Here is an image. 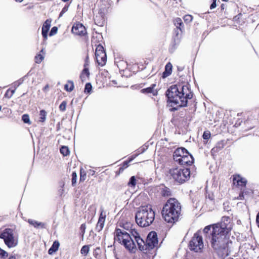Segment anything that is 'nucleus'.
<instances>
[{"label":"nucleus","instance_id":"9d476101","mask_svg":"<svg viewBox=\"0 0 259 259\" xmlns=\"http://www.w3.org/2000/svg\"><path fill=\"white\" fill-rule=\"evenodd\" d=\"M233 183L235 186L240 188L241 190H243V188L246 187L247 180L240 175H236L233 176Z\"/></svg>","mask_w":259,"mask_h":259},{"label":"nucleus","instance_id":"f03ea898","mask_svg":"<svg viewBox=\"0 0 259 259\" xmlns=\"http://www.w3.org/2000/svg\"><path fill=\"white\" fill-rule=\"evenodd\" d=\"M166 95L169 102L180 107L187 106L188 99L193 97L188 85L182 84L172 85L167 90Z\"/></svg>","mask_w":259,"mask_h":259},{"label":"nucleus","instance_id":"39448f33","mask_svg":"<svg viewBox=\"0 0 259 259\" xmlns=\"http://www.w3.org/2000/svg\"><path fill=\"white\" fill-rule=\"evenodd\" d=\"M130 234L124 230L116 228L114 232V241L123 244L127 249L134 252L136 250V244Z\"/></svg>","mask_w":259,"mask_h":259},{"label":"nucleus","instance_id":"3c124183","mask_svg":"<svg viewBox=\"0 0 259 259\" xmlns=\"http://www.w3.org/2000/svg\"><path fill=\"white\" fill-rule=\"evenodd\" d=\"M102 20H102V21L101 24H100V25L98 24V26H103L104 25V24H105V18H103Z\"/></svg>","mask_w":259,"mask_h":259},{"label":"nucleus","instance_id":"603ef678","mask_svg":"<svg viewBox=\"0 0 259 259\" xmlns=\"http://www.w3.org/2000/svg\"><path fill=\"white\" fill-rule=\"evenodd\" d=\"M11 92V94L10 95V96L9 97V98H11L13 96V95L14 94V93L15 92V89L12 90Z\"/></svg>","mask_w":259,"mask_h":259},{"label":"nucleus","instance_id":"58836bf2","mask_svg":"<svg viewBox=\"0 0 259 259\" xmlns=\"http://www.w3.org/2000/svg\"><path fill=\"white\" fill-rule=\"evenodd\" d=\"M193 17L190 15H186L184 17V20L186 23H189L192 21Z\"/></svg>","mask_w":259,"mask_h":259},{"label":"nucleus","instance_id":"de8ad7c7","mask_svg":"<svg viewBox=\"0 0 259 259\" xmlns=\"http://www.w3.org/2000/svg\"><path fill=\"white\" fill-rule=\"evenodd\" d=\"M88 173L89 175L93 176L95 174V171L94 170L90 169L88 170Z\"/></svg>","mask_w":259,"mask_h":259},{"label":"nucleus","instance_id":"4d7b16f0","mask_svg":"<svg viewBox=\"0 0 259 259\" xmlns=\"http://www.w3.org/2000/svg\"><path fill=\"white\" fill-rule=\"evenodd\" d=\"M40 53H41L42 54V55H44L45 54V52H44V49H42L41 50Z\"/></svg>","mask_w":259,"mask_h":259},{"label":"nucleus","instance_id":"e433bc0d","mask_svg":"<svg viewBox=\"0 0 259 259\" xmlns=\"http://www.w3.org/2000/svg\"><path fill=\"white\" fill-rule=\"evenodd\" d=\"M175 24L177 28L179 27L180 29H181L180 26L183 24L182 20L179 18L176 19L175 20Z\"/></svg>","mask_w":259,"mask_h":259},{"label":"nucleus","instance_id":"13d9d810","mask_svg":"<svg viewBox=\"0 0 259 259\" xmlns=\"http://www.w3.org/2000/svg\"><path fill=\"white\" fill-rule=\"evenodd\" d=\"M208 198H209V199H210V200H213V197H211V196H210L209 195H208Z\"/></svg>","mask_w":259,"mask_h":259},{"label":"nucleus","instance_id":"5fc2aeb1","mask_svg":"<svg viewBox=\"0 0 259 259\" xmlns=\"http://www.w3.org/2000/svg\"><path fill=\"white\" fill-rule=\"evenodd\" d=\"M124 168H122L121 166L119 168V172H122L124 170Z\"/></svg>","mask_w":259,"mask_h":259},{"label":"nucleus","instance_id":"ddd939ff","mask_svg":"<svg viewBox=\"0 0 259 259\" xmlns=\"http://www.w3.org/2000/svg\"><path fill=\"white\" fill-rule=\"evenodd\" d=\"M98 57H101V61L98 60V65L104 66L106 64L107 57L103 47L100 44L98 45Z\"/></svg>","mask_w":259,"mask_h":259},{"label":"nucleus","instance_id":"c03bdc74","mask_svg":"<svg viewBox=\"0 0 259 259\" xmlns=\"http://www.w3.org/2000/svg\"><path fill=\"white\" fill-rule=\"evenodd\" d=\"M85 176L86 174L84 173V171H80V181H83L85 179Z\"/></svg>","mask_w":259,"mask_h":259},{"label":"nucleus","instance_id":"7ed1b4c3","mask_svg":"<svg viewBox=\"0 0 259 259\" xmlns=\"http://www.w3.org/2000/svg\"><path fill=\"white\" fill-rule=\"evenodd\" d=\"M181 212L180 203L175 198H170L163 207L162 215L166 222L172 223L178 220Z\"/></svg>","mask_w":259,"mask_h":259},{"label":"nucleus","instance_id":"49530a36","mask_svg":"<svg viewBox=\"0 0 259 259\" xmlns=\"http://www.w3.org/2000/svg\"><path fill=\"white\" fill-rule=\"evenodd\" d=\"M216 1H217V0H213V2L210 6V9L211 10H212L216 7V6H217Z\"/></svg>","mask_w":259,"mask_h":259},{"label":"nucleus","instance_id":"c9c22d12","mask_svg":"<svg viewBox=\"0 0 259 259\" xmlns=\"http://www.w3.org/2000/svg\"><path fill=\"white\" fill-rule=\"evenodd\" d=\"M71 176H72V179H71L72 185V186H74L76 183L77 174L75 172H72Z\"/></svg>","mask_w":259,"mask_h":259},{"label":"nucleus","instance_id":"2eb2a0df","mask_svg":"<svg viewBox=\"0 0 259 259\" xmlns=\"http://www.w3.org/2000/svg\"><path fill=\"white\" fill-rule=\"evenodd\" d=\"M188 151L184 148H178L174 152L173 157L174 159L176 162L178 161V159H181V158L185 156Z\"/></svg>","mask_w":259,"mask_h":259},{"label":"nucleus","instance_id":"b1692460","mask_svg":"<svg viewBox=\"0 0 259 259\" xmlns=\"http://www.w3.org/2000/svg\"><path fill=\"white\" fill-rule=\"evenodd\" d=\"M137 183V180L135 176H132L130 179L129 182L127 183L128 186L132 188H135Z\"/></svg>","mask_w":259,"mask_h":259},{"label":"nucleus","instance_id":"cd10ccee","mask_svg":"<svg viewBox=\"0 0 259 259\" xmlns=\"http://www.w3.org/2000/svg\"><path fill=\"white\" fill-rule=\"evenodd\" d=\"M47 116V112L44 110H41L40 111L39 113V121L41 122H44L46 119Z\"/></svg>","mask_w":259,"mask_h":259},{"label":"nucleus","instance_id":"0eeeda50","mask_svg":"<svg viewBox=\"0 0 259 259\" xmlns=\"http://www.w3.org/2000/svg\"><path fill=\"white\" fill-rule=\"evenodd\" d=\"M158 238L157 233L154 231L150 232L147 237L146 241H144V244L140 246L139 249L147 253L148 251L152 249L158 245Z\"/></svg>","mask_w":259,"mask_h":259},{"label":"nucleus","instance_id":"6e6552de","mask_svg":"<svg viewBox=\"0 0 259 259\" xmlns=\"http://www.w3.org/2000/svg\"><path fill=\"white\" fill-rule=\"evenodd\" d=\"M0 238L3 239L5 244L9 247L16 246L18 244L17 238L14 235V231L10 228L4 230L0 233Z\"/></svg>","mask_w":259,"mask_h":259},{"label":"nucleus","instance_id":"e2e57ef3","mask_svg":"<svg viewBox=\"0 0 259 259\" xmlns=\"http://www.w3.org/2000/svg\"><path fill=\"white\" fill-rule=\"evenodd\" d=\"M16 2H21L23 0H15Z\"/></svg>","mask_w":259,"mask_h":259},{"label":"nucleus","instance_id":"0e129e2a","mask_svg":"<svg viewBox=\"0 0 259 259\" xmlns=\"http://www.w3.org/2000/svg\"><path fill=\"white\" fill-rule=\"evenodd\" d=\"M69 0H62L63 2H68Z\"/></svg>","mask_w":259,"mask_h":259},{"label":"nucleus","instance_id":"9b49d317","mask_svg":"<svg viewBox=\"0 0 259 259\" xmlns=\"http://www.w3.org/2000/svg\"><path fill=\"white\" fill-rule=\"evenodd\" d=\"M135 242L136 245H137L139 248L140 246H142L144 244V240L141 238L139 234V233L135 228H131L128 232Z\"/></svg>","mask_w":259,"mask_h":259},{"label":"nucleus","instance_id":"a211bd4d","mask_svg":"<svg viewBox=\"0 0 259 259\" xmlns=\"http://www.w3.org/2000/svg\"><path fill=\"white\" fill-rule=\"evenodd\" d=\"M172 66V64L168 62L165 66V70L163 72L162 77L166 78L171 74Z\"/></svg>","mask_w":259,"mask_h":259},{"label":"nucleus","instance_id":"052dcab7","mask_svg":"<svg viewBox=\"0 0 259 259\" xmlns=\"http://www.w3.org/2000/svg\"><path fill=\"white\" fill-rule=\"evenodd\" d=\"M9 91V90H8V91H7V93H6V94H5V96H7L8 95H9V94H8Z\"/></svg>","mask_w":259,"mask_h":259},{"label":"nucleus","instance_id":"c756f323","mask_svg":"<svg viewBox=\"0 0 259 259\" xmlns=\"http://www.w3.org/2000/svg\"><path fill=\"white\" fill-rule=\"evenodd\" d=\"M44 56L43 55L41 54H37L35 57V63H40L41 62V61L44 60Z\"/></svg>","mask_w":259,"mask_h":259},{"label":"nucleus","instance_id":"5701e85b","mask_svg":"<svg viewBox=\"0 0 259 259\" xmlns=\"http://www.w3.org/2000/svg\"><path fill=\"white\" fill-rule=\"evenodd\" d=\"M60 243L58 241H55L53 242L52 246L48 250L49 254H52L54 252L58 250Z\"/></svg>","mask_w":259,"mask_h":259},{"label":"nucleus","instance_id":"20e7f679","mask_svg":"<svg viewBox=\"0 0 259 259\" xmlns=\"http://www.w3.org/2000/svg\"><path fill=\"white\" fill-rule=\"evenodd\" d=\"M155 218V212L151 206H144L139 208L135 215L137 224L141 227L150 226Z\"/></svg>","mask_w":259,"mask_h":259},{"label":"nucleus","instance_id":"69168bd1","mask_svg":"<svg viewBox=\"0 0 259 259\" xmlns=\"http://www.w3.org/2000/svg\"><path fill=\"white\" fill-rule=\"evenodd\" d=\"M172 110H177V108H173Z\"/></svg>","mask_w":259,"mask_h":259},{"label":"nucleus","instance_id":"1a4fd4ad","mask_svg":"<svg viewBox=\"0 0 259 259\" xmlns=\"http://www.w3.org/2000/svg\"><path fill=\"white\" fill-rule=\"evenodd\" d=\"M190 249L195 252H198L203 247L202 237L198 232L194 234L189 243Z\"/></svg>","mask_w":259,"mask_h":259},{"label":"nucleus","instance_id":"72a5a7b5","mask_svg":"<svg viewBox=\"0 0 259 259\" xmlns=\"http://www.w3.org/2000/svg\"><path fill=\"white\" fill-rule=\"evenodd\" d=\"M22 119L24 123L30 124L29 116L28 114H24L22 117Z\"/></svg>","mask_w":259,"mask_h":259},{"label":"nucleus","instance_id":"774afa93","mask_svg":"<svg viewBox=\"0 0 259 259\" xmlns=\"http://www.w3.org/2000/svg\"><path fill=\"white\" fill-rule=\"evenodd\" d=\"M20 83H18V84L16 85V84H15V85H17V87L19 86Z\"/></svg>","mask_w":259,"mask_h":259},{"label":"nucleus","instance_id":"f3484780","mask_svg":"<svg viewBox=\"0 0 259 259\" xmlns=\"http://www.w3.org/2000/svg\"><path fill=\"white\" fill-rule=\"evenodd\" d=\"M106 217V212L101 208V212L99 218L98 219V225H99L100 230H102L104 226Z\"/></svg>","mask_w":259,"mask_h":259},{"label":"nucleus","instance_id":"f704fd0d","mask_svg":"<svg viewBox=\"0 0 259 259\" xmlns=\"http://www.w3.org/2000/svg\"><path fill=\"white\" fill-rule=\"evenodd\" d=\"M67 102L65 101H63L59 106V109L61 111H64L66 110Z\"/></svg>","mask_w":259,"mask_h":259},{"label":"nucleus","instance_id":"6ab92c4d","mask_svg":"<svg viewBox=\"0 0 259 259\" xmlns=\"http://www.w3.org/2000/svg\"><path fill=\"white\" fill-rule=\"evenodd\" d=\"M28 222L32 226H34L35 228H45L46 227V224L43 223L38 222L35 220H32V219H29L28 220Z\"/></svg>","mask_w":259,"mask_h":259},{"label":"nucleus","instance_id":"423d86ee","mask_svg":"<svg viewBox=\"0 0 259 259\" xmlns=\"http://www.w3.org/2000/svg\"><path fill=\"white\" fill-rule=\"evenodd\" d=\"M169 176L177 183L182 184L188 181L190 177L189 168L175 167L168 170Z\"/></svg>","mask_w":259,"mask_h":259},{"label":"nucleus","instance_id":"680f3d73","mask_svg":"<svg viewBox=\"0 0 259 259\" xmlns=\"http://www.w3.org/2000/svg\"><path fill=\"white\" fill-rule=\"evenodd\" d=\"M64 13H62V11L60 12V17L62 16Z\"/></svg>","mask_w":259,"mask_h":259},{"label":"nucleus","instance_id":"4be33fe9","mask_svg":"<svg viewBox=\"0 0 259 259\" xmlns=\"http://www.w3.org/2000/svg\"><path fill=\"white\" fill-rule=\"evenodd\" d=\"M156 87L155 84H153L149 88H147L146 89H142L141 92L142 93H152L154 95L156 94L157 93V91L154 90V88Z\"/></svg>","mask_w":259,"mask_h":259},{"label":"nucleus","instance_id":"ea45409f","mask_svg":"<svg viewBox=\"0 0 259 259\" xmlns=\"http://www.w3.org/2000/svg\"><path fill=\"white\" fill-rule=\"evenodd\" d=\"M224 147V142L223 141H220L217 143L216 147L215 148L217 149V150H221Z\"/></svg>","mask_w":259,"mask_h":259},{"label":"nucleus","instance_id":"bf43d9fd","mask_svg":"<svg viewBox=\"0 0 259 259\" xmlns=\"http://www.w3.org/2000/svg\"><path fill=\"white\" fill-rule=\"evenodd\" d=\"M9 91V90H8V91H7V93H6V94H5V96H7L8 95H9V94H8Z\"/></svg>","mask_w":259,"mask_h":259},{"label":"nucleus","instance_id":"864d4df0","mask_svg":"<svg viewBox=\"0 0 259 259\" xmlns=\"http://www.w3.org/2000/svg\"><path fill=\"white\" fill-rule=\"evenodd\" d=\"M80 229L81 230H83V231H84V229H85V225L82 224L81 225V227H80Z\"/></svg>","mask_w":259,"mask_h":259},{"label":"nucleus","instance_id":"2f4dec72","mask_svg":"<svg viewBox=\"0 0 259 259\" xmlns=\"http://www.w3.org/2000/svg\"><path fill=\"white\" fill-rule=\"evenodd\" d=\"M92 89V86L90 83H87L84 88V93H90Z\"/></svg>","mask_w":259,"mask_h":259},{"label":"nucleus","instance_id":"aec40b11","mask_svg":"<svg viewBox=\"0 0 259 259\" xmlns=\"http://www.w3.org/2000/svg\"><path fill=\"white\" fill-rule=\"evenodd\" d=\"M87 65H88L86 63L84 64V68L82 70L80 76V79H81L82 81H85L87 78L90 75L89 69L87 68Z\"/></svg>","mask_w":259,"mask_h":259},{"label":"nucleus","instance_id":"37998d69","mask_svg":"<svg viewBox=\"0 0 259 259\" xmlns=\"http://www.w3.org/2000/svg\"><path fill=\"white\" fill-rule=\"evenodd\" d=\"M57 30H58V28L57 27H55V26L53 27L52 28V29L50 32V35L52 36V35H54V34H56L57 32Z\"/></svg>","mask_w":259,"mask_h":259},{"label":"nucleus","instance_id":"7c9ffc66","mask_svg":"<svg viewBox=\"0 0 259 259\" xmlns=\"http://www.w3.org/2000/svg\"><path fill=\"white\" fill-rule=\"evenodd\" d=\"M115 62L119 68L120 70H123V60L118 58L116 59Z\"/></svg>","mask_w":259,"mask_h":259},{"label":"nucleus","instance_id":"393cba45","mask_svg":"<svg viewBox=\"0 0 259 259\" xmlns=\"http://www.w3.org/2000/svg\"><path fill=\"white\" fill-rule=\"evenodd\" d=\"M73 89L74 84L72 81H68V83L65 85V89L68 92H71Z\"/></svg>","mask_w":259,"mask_h":259},{"label":"nucleus","instance_id":"c85d7f7f","mask_svg":"<svg viewBox=\"0 0 259 259\" xmlns=\"http://www.w3.org/2000/svg\"><path fill=\"white\" fill-rule=\"evenodd\" d=\"M60 151L64 156H67L70 152L68 148L65 146H63L61 147Z\"/></svg>","mask_w":259,"mask_h":259},{"label":"nucleus","instance_id":"a19ab883","mask_svg":"<svg viewBox=\"0 0 259 259\" xmlns=\"http://www.w3.org/2000/svg\"><path fill=\"white\" fill-rule=\"evenodd\" d=\"M247 192L245 191L244 190H241V192L239 194V196L237 197V199L239 200H243L244 199V194H246Z\"/></svg>","mask_w":259,"mask_h":259},{"label":"nucleus","instance_id":"09e8293b","mask_svg":"<svg viewBox=\"0 0 259 259\" xmlns=\"http://www.w3.org/2000/svg\"><path fill=\"white\" fill-rule=\"evenodd\" d=\"M256 222L257 224L258 227H259V211L256 216Z\"/></svg>","mask_w":259,"mask_h":259},{"label":"nucleus","instance_id":"a878e982","mask_svg":"<svg viewBox=\"0 0 259 259\" xmlns=\"http://www.w3.org/2000/svg\"><path fill=\"white\" fill-rule=\"evenodd\" d=\"M92 43L93 46H94L96 47V48L95 49V61L97 62V45L96 44L97 43V39L94 35L93 36V39L92 40Z\"/></svg>","mask_w":259,"mask_h":259},{"label":"nucleus","instance_id":"79ce46f5","mask_svg":"<svg viewBox=\"0 0 259 259\" xmlns=\"http://www.w3.org/2000/svg\"><path fill=\"white\" fill-rule=\"evenodd\" d=\"M210 137V132L208 131H205L204 132L203 134V138L204 140H208Z\"/></svg>","mask_w":259,"mask_h":259},{"label":"nucleus","instance_id":"473e14b6","mask_svg":"<svg viewBox=\"0 0 259 259\" xmlns=\"http://www.w3.org/2000/svg\"><path fill=\"white\" fill-rule=\"evenodd\" d=\"M89 251V247L87 245L83 246L80 250L81 253L82 254H87Z\"/></svg>","mask_w":259,"mask_h":259},{"label":"nucleus","instance_id":"412c9836","mask_svg":"<svg viewBox=\"0 0 259 259\" xmlns=\"http://www.w3.org/2000/svg\"><path fill=\"white\" fill-rule=\"evenodd\" d=\"M159 190L160 194L163 196H169L171 195V192L170 189L164 186H161Z\"/></svg>","mask_w":259,"mask_h":259},{"label":"nucleus","instance_id":"dca6fc26","mask_svg":"<svg viewBox=\"0 0 259 259\" xmlns=\"http://www.w3.org/2000/svg\"><path fill=\"white\" fill-rule=\"evenodd\" d=\"M52 20L47 19L44 23L42 27V35L45 39L48 37V32L51 27Z\"/></svg>","mask_w":259,"mask_h":259},{"label":"nucleus","instance_id":"4c0bfd02","mask_svg":"<svg viewBox=\"0 0 259 259\" xmlns=\"http://www.w3.org/2000/svg\"><path fill=\"white\" fill-rule=\"evenodd\" d=\"M8 256V253L5 250L0 248V257L2 258H6Z\"/></svg>","mask_w":259,"mask_h":259},{"label":"nucleus","instance_id":"6e6d98bb","mask_svg":"<svg viewBox=\"0 0 259 259\" xmlns=\"http://www.w3.org/2000/svg\"><path fill=\"white\" fill-rule=\"evenodd\" d=\"M8 259H16V257L14 256H10Z\"/></svg>","mask_w":259,"mask_h":259},{"label":"nucleus","instance_id":"4468645a","mask_svg":"<svg viewBox=\"0 0 259 259\" xmlns=\"http://www.w3.org/2000/svg\"><path fill=\"white\" fill-rule=\"evenodd\" d=\"M193 162L194 158L188 152L185 156L181 158V159H178V161H177L178 163L183 165H190L193 163Z\"/></svg>","mask_w":259,"mask_h":259},{"label":"nucleus","instance_id":"338daca9","mask_svg":"<svg viewBox=\"0 0 259 259\" xmlns=\"http://www.w3.org/2000/svg\"><path fill=\"white\" fill-rule=\"evenodd\" d=\"M224 2H228L229 0H222Z\"/></svg>","mask_w":259,"mask_h":259},{"label":"nucleus","instance_id":"f8f14e48","mask_svg":"<svg viewBox=\"0 0 259 259\" xmlns=\"http://www.w3.org/2000/svg\"><path fill=\"white\" fill-rule=\"evenodd\" d=\"M71 31L72 33L78 35H84L87 33L85 27L79 23L74 24Z\"/></svg>","mask_w":259,"mask_h":259},{"label":"nucleus","instance_id":"8fccbe9b","mask_svg":"<svg viewBox=\"0 0 259 259\" xmlns=\"http://www.w3.org/2000/svg\"><path fill=\"white\" fill-rule=\"evenodd\" d=\"M68 10V7H64L62 10V13H65Z\"/></svg>","mask_w":259,"mask_h":259},{"label":"nucleus","instance_id":"a18cd8bd","mask_svg":"<svg viewBox=\"0 0 259 259\" xmlns=\"http://www.w3.org/2000/svg\"><path fill=\"white\" fill-rule=\"evenodd\" d=\"M131 160H132V159L128 161H125L123 162L121 167L122 168H123L124 169L127 168L128 166V162H130Z\"/></svg>","mask_w":259,"mask_h":259},{"label":"nucleus","instance_id":"f257e3e1","mask_svg":"<svg viewBox=\"0 0 259 259\" xmlns=\"http://www.w3.org/2000/svg\"><path fill=\"white\" fill-rule=\"evenodd\" d=\"M231 228L229 217H223L220 223L207 226L203 230L207 242H209L212 248L222 256L229 254V244L232 242L227 234Z\"/></svg>","mask_w":259,"mask_h":259},{"label":"nucleus","instance_id":"bb28decb","mask_svg":"<svg viewBox=\"0 0 259 259\" xmlns=\"http://www.w3.org/2000/svg\"><path fill=\"white\" fill-rule=\"evenodd\" d=\"M120 226L122 228V229H121L122 230H124L126 231H127V232H129L131 228H133L132 225L130 223L127 222L125 224H122V226L120 225Z\"/></svg>","mask_w":259,"mask_h":259}]
</instances>
